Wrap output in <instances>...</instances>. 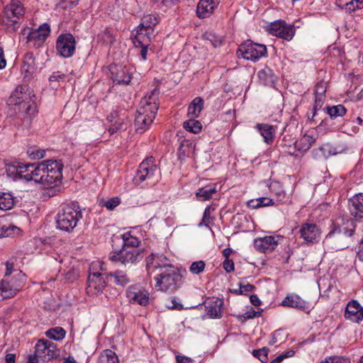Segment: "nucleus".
<instances>
[{
    "label": "nucleus",
    "mask_w": 363,
    "mask_h": 363,
    "mask_svg": "<svg viewBox=\"0 0 363 363\" xmlns=\"http://www.w3.org/2000/svg\"><path fill=\"white\" fill-rule=\"evenodd\" d=\"M250 301L251 303L255 306H258L260 305L261 301L256 295H251L250 297Z\"/></svg>",
    "instance_id": "obj_63"
},
{
    "label": "nucleus",
    "mask_w": 363,
    "mask_h": 363,
    "mask_svg": "<svg viewBox=\"0 0 363 363\" xmlns=\"http://www.w3.org/2000/svg\"><path fill=\"white\" fill-rule=\"evenodd\" d=\"M24 13V9L18 1H12L4 8V22L6 24H16L18 23Z\"/></svg>",
    "instance_id": "obj_14"
},
{
    "label": "nucleus",
    "mask_w": 363,
    "mask_h": 363,
    "mask_svg": "<svg viewBox=\"0 0 363 363\" xmlns=\"http://www.w3.org/2000/svg\"><path fill=\"white\" fill-rule=\"evenodd\" d=\"M219 2L220 0H200L196 8L197 16L203 18L210 16Z\"/></svg>",
    "instance_id": "obj_22"
},
{
    "label": "nucleus",
    "mask_w": 363,
    "mask_h": 363,
    "mask_svg": "<svg viewBox=\"0 0 363 363\" xmlns=\"http://www.w3.org/2000/svg\"><path fill=\"white\" fill-rule=\"evenodd\" d=\"M177 363H193L191 359L182 355L177 356Z\"/></svg>",
    "instance_id": "obj_62"
},
{
    "label": "nucleus",
    "mask_w": 363,
    "mask_h": 363,
    "mask_svg": "<svg viewBox=\"0 0 363 363\" xmlns=\"http://www.w3.org/2000/svg\"><path fill=\"white\" fill-rule=\"evenodd\" d=\"M183 127L186 130L194 134L200 133L202 129L201 122L191 118L189 121L184 122Z\"/></svg>",
    "instance_id": "obj_39"
},
{
    "label": "nucleus",
    "mask_w": 363,
    "mask_h": 363,
    "mask_svg": "<svg viewBox=\"0 0 363 363\" xmlns=\"http://www.w3.org/2000/svg\"><path fill=\"white\" fill-rule=\"evenodd\" d=\"M256 127L259 133L264 138V141L267 144H271L273 142L275 135L274 127L272 125L265 123H259Z\"/></svg>",
    "instance_id": "obj_26"
},
{
    "label": "nucleus",
    "mask_w": 363,
    "mask_h": 363,
    "mask_svg": "<svg viewBox=\"0 0 363 363\" xmlns=\"http://www.w3.org/2000/svg\"><path fill=\"white\" fill-rule=\"evenodd\" d=\"M216 192L214 185H208L202 187L196 192V197L200 201H207L210 199L213 194Z\"/></svg>",
    "instance_id": "obj_35"
},
{
    "label": "nucleus",
    "mask_w": 363,
    "mask_h": 363,
    "mask_svg": "<svg viewBox=\"0 0 363 363\" xmlns=\"http://www.w3.org/2000/svg\"><path fill=\"white\" fill-rule=\"evenodd\" d=\"M35 354L43 362H48L57 356L56 346L47 340H39L35 345Z\"/></svg>",
    "instance_id": "obj_11"
},
{
    "label": "nucleus",
    "mask_w": 363,
    "mask_h": 363,
    "mask_svg": "<svg viewBox=\"0 0 363 363\" xmlns=\"http://www.w3.org/2000/svg\"><path fill=\"white\" fill-rule=\"evenodd\" d=\"M5 265H6V272H5L4 279H6V278L9 279V278H11L10 275L11 274V273L13 271L14 265H13V263L10 262H6Z\"/></svg>",
    "instance_id": "obj_56"
},
{
    "label": "nucleus",
    "mask_w": 363,
    "mask_h": 363,
    "mask_svg": "<svg viewBox=\"0 0 363 363\" xmlns=\"http://www.w3.org/2000/svg\"><path fill=\"white\" fill-rule=\"evenodd\" d=\"M206 264L202 260L194 262L189 267V271L194 274H199L204 270Z\"/></svg>",
    "instance_id": "obj_45"
},
{
    "label": "nucleus",
    "mask_w": 363,
    "mask_h": 363,
    "mask_svg": "<svg viewBox=\"0 0 363 363\" xmlns=\"http://www.w3.org/2000/svg\"><path fill=\"white\" fill-rule=\"evenodd\" d=\"M158 94L155 89L140 100L134 122L136 132L143 133L153 122L159 108Z\"/></svg>",
    "instance_id": "obj_2"
},
{
    "label": "nucleus",
    "mask_w": 363,
    "mask_h": 363,
    "mask_svg": "<svg viewBox=\"0 0 363 363\" xmlns=\"http://www.w3.org/2000/svg\"><path fill=\"white\" fill-rule=\"evenodd\" d=\"M34 164L21 163L18 179H24L27 181H34L33 174L35 172Z\"/></svg>",
    "instance_id": "obj_33"
},
{
    "label": "nucleus",
    "mask_w": 363,
    "mask_h": 363,
    "mask_svg": "<svg viewBox=\"0 0 363 363\" xmlns=\"http://www.w3.org/2000/svg\"><path fill=\"white\" fill-rule=\"evenodd\" d=\"M347 9L354 11L363 8V0H352L346 4Z\"/></svg>",
    "instance_id": "obj_50"
},
{
    "label": "nucleus",
    "mask_w": 363,
    "mask_h": 363,
    "mask_svg": "<svg viewBox=\"0 0 363 363\" xmlns=\"http://www.w3.org/2000/svg\"><path fill=\"white\" fill-rule=\"evenodd\" d=\"M14 205L13 197L7 193H0V209L7 211Z\"/></svg>",
    "instance_id": "obj_38"
},
{
    "label": "nucleus",
    "mask_w": 363,
    "mask_h": 363,
    "mask_svg": "<svg viewBox=\"0 0 363 363\" xmlns=\"http://www.w3.org/2000/svg\"><path fill=\"white\" fill-rule=\"evenodd\" d=\"M267 29L274 35L278 36L286 40H290L294 35V28L292 26H288L283 21H277L271 23Z\"/></svg>",
    "instance_id": "obj_13"
},
{
    "label": "nucleus",
    "mask_w": 363,
    "mask_h": 363,
    "mask_svg": "<svg viewBox=\"0 0 363 363\" xmlns=\"http://www.w3.org/2000/svg\"><path fill=\"white\" fill-rule=\"evenodd\" d=\"M344 316L347 320L359 323L363 320V307L357 301L351 300L347 304Z\"/></svg>",
    "instance_id": "obj_19"
},
{
    "label": "nucleus",
    "mask_w": 363,
    "mask_h": 363,
    "mask_svg": "<svg viewBox=\"0 0 363 363\" xmlns=\"http://www.w3.org/2000/svg\"><path fill=\"white\" fill-rule=\"evenodd\" d=\"M50 32V26L45 23L41 25L38 29L25 28L22 30L21 33L23 36L26 37L28 41H33L35 44L40 45L45 40Z\"/></svg>",
    "instance_id": "obj_12"
},
{
    "label": "nucleus",
    "mask_w": 363,
    "mask_h": 363,
    "mask_svg": "<svg viewBox=\"0 0 363 363\" xmlns=\"http://www.w3.org/2000/svg\"><path fill=\"white\" fill-rule=\"evenodd\" d=\"M20 233L21 229L17 226L5 220H0V238L18 235Z\"/></svg>",
    "instance_id": "obj_29"
},
{
    "label": "nucleus",
    "mask_w": 363,
    "mask_h": 363,
    "mask_svg": "<svg viewBox=\"0 0 363 363\" xmlns=\"http://www.w3.org/2000/svg\"><path fill=\"white\" fill-rule=\"evenodd\" d=\"M324 96H319L315 94L314 109H317L318 107L320 108L323 104Z\"/></svg>",
    "instance_id": "obj_61"
},
{
    "label": "nucleus",
    "mask_w": 363,
    "mask_h": 363,
    "mask_svg": "<svg viewBox=\"0 0 363 363\" xmlns=\"http://www.w3.org/2000/svg\"><path fill=\"white\" fill-rule=\"evenodd\" d=\"M34 97V94L28 86H18L9 98L8 104L16 112L32 115L36 109Z\"/></svg>",
    "instance_id": "obj_4"
},
{
    "label": "nucleus",
    "mask_w": 363,
    "mask_h": 363,
    "mask_svg": "<svg viewBox=\"0 0 363 363\" xmlns=\"http://www.w3.org/2000/svg\"><path fill=\"white\" fill-rule=\"evenodd\" d=\"M108 276L110 277L111 281H113L118 286H123L130 281V277L127 273L121 270H117L113 273H110Z\"/></svg>",
    "instance_id": "obj_32"
},
{
    "label": "nucleus",
    "mask_w": 363,
    "mask_h": 363,
    "mask_svg": "<svg viewBox=\"0 0 363 363\" xmlns=\"http://www.w3.org/2000/svg\"><path fill=\"white\" fill-rule=\"evenodd\" d=\"M159 174L160 172L154 164V158L150 157L140 163L133 182L136 184H140L146 181L147 185L154 186L159 182Z\"/></svg>",
    "instance_id": "obj_5"
},
{
    "label": "nucleus",
    "mask_w": 363,
    "mask_h": 363,
    "mask_svg": "<svg viewBox=\"0 0 363 363\" xmlns=\"http://www.w3.org/2000/svg\"><path fill=\"white\" fill-rule=\"evenodd\" d=\"M347 150V147L345 145H338L335 147H331L328 150V155H336L344 152Z\"/></svg>",
    "instance_id": "obj_48"
},
{
    "label": "nucleus",
    "mask_w": 363,
    "mask_h": 363,
    "mask_svg": "<svg viewBox=\"0 0 363 363\" xmlns=\"http://www.w3.org/2000/svg\"><path fill=\"white\" fill-rule=\"evenodd\" d=\"M223 304V301L219 298L208 301L206 303L207 314L213 318H220Z\"/></svg>",
    "instance_id": "obj_25"
},
{
    "label": "nucleus",
    "mask_w": 363,
    "mask_h": 363,
    "mask_svg": "<svg viewBox=\"0 0 363 363\" xmlns=\"http://www.w3.org/2000/svg\"><path fill=\"white\" fill-rule=\"evenodd\" d=\"M195 145L189 140H183L181 142L179 150L178 157L181 160H185L186 157H191L194 154Z\"/></svg>",
    "instance_id": "obj_30"
},
{
    "label": "nucleus",
    "mask_w": 363,
    "mask_h": 363,
    "mask_svg": "<svg viewBox=\"0 0 363 363\" xmlns=\"http://www.w3.org/2000/svg\"><path fill=\"white\" fill-rule=\"evenodd\" d=\"M223 266L224 269L228 273H230V272L234 271V262L231 259H225L223 263Z\"/></svg>",
    "instance_id": "obj_55"
},
{
    "label": "nucleus",
    "mask_w": 363,
    "mask_h": 363,
    "mask_svg": "<svg viewBox=\"0 0 363 363\" xmlns=\"http://www.w3.org/2000/svg\"><path fill=\"white\" fill-rule=\"evenodd\" d=\"M270 190L272 192H274L275 195L277 196L278 200L280 201H285L286 196V193L283 190L282 186L279 182H272L269 185Z\"/></svg>",
    "instance_id": "obj_42"
},
{
    "label": "nucleus",
    "mask_w": 363,
    "mask_h": 363,
    "mask_svg": "<svg viewBox=\"0 0 363 363\" xmlns=\"http://www.w3.org/2000/svg\"><path fill=\"white\" fill-rule=\"evenodd\" d=\"M0 284L4 291H9L11 294V297L14 296L21 289V285L18 283L17 280L13 278L3 279Z\"/></svg>",
    "instance_id": "obj_31"
},
{
    "label": "nucleus",
    "mask_w": 363,
    "mask_h": 363,
    "mask_svg": "<svg viewBox=\"0 0 363 363\" xmlns=\"http://www.w3.org/2000/svg\"><path fill=\"white\" fill-rule=\"evenodd\" d=\"M158 23L157 18L152 15H147L144 16L143 19V22L138 26V33L135 35L134 43L136 46L141 44V38L144 35L143 30H145L146 33L152 30L154 26H155Z\"/></svg>",
    "instance_id": "obj_20"
},
{
    "label": "nucleus",
    "mask_w": 363,
    "mask_h": 363,
    "mask_svg": "<svg viewBox=\"0 0 363 363\" xmlns=\"http://www.w3.org/2000/svg\"><path fill=\"white\" fill-rule=\"evenodd\" d=\"M98 363H119V360L113 351L105 350L101 353Z\"/></svg>",
    "instance_id": "obj_36"
},
{
    "label": "nucleus",
    "mask_w": 363,
    "mask_h": 363,
    "mask_svg": "<svg viewBox=\"0 0 363 363\" xmlns=\"http://www.w3.org/2000/svg\"><path fill=\"white\" fill-rule=\"evenodd\" d=\"M258 201H259V208L273 206L274 203L272 199L267 197L258 198Z\"/></svg>",
    "instance_id": "obj_54"
},
{
    "label": "nucleus",
    "mask_w": 363,
    "mask_h": 363,
    "mask_svg": "<svg viewBox=\"0 0 363 363\" xmlns=\"http://www.w3.org/2000/svg\"><path fill=\"white\" fill-rule=\"evenodd\" d=\"M106 286V282L101 273L90 274L87 280L86 293L90 296H96L102 292Z\"/></svg>",
    "instance_id": "obj_17"
},
{
    "label": "nucleus",
    "mask_w": 363,
    "mask_h": 363,
    "mask_svg": "<svg viewBox=\"0 0 363 363\" xmlns=\"http://www.w3.org/2000/svg\"><path fill=\"white\" fill-rule=\"evenodd\" d=\"M65 77V74H61L60 72H55L52 73L49 79L51 82H54L60 81V79H63Z\"/></svg>",
    "instance_id": "obj_57"
},
{
    "label": "nucleus",
    "mask_w": 363,
    "mask_h": 363,
    "mask_svg": "<svg viewBox=\"0 0 363 363\" xmlns=\"http://www.w3.org/2000/svg\"><path fill=\"white\" fill-rule=\"evenodd\" d=\"M146 268L148 274H155V287L161 291H172L182 284V276L177 268L167 263L163 255L151 254L146 258Z\"/></svg>",
    "instance_id": "obj_1"
},
{
    "label": "nucleus",
    "mask_w": 363,
    "mask_h": 363,
    "mask_svg": "<svg viewBox=\"0 0 363 363\" xmlns=\"http://www.w3.org/2000/svg\"><path fill=\"white\" fill-rule=\"evenodd\" d=\"M211 221V208L206 207L204 210L203 218L201 222L200 223L199 225H204L206 226H208V225Z\"/></svg>",
    "instance_id": "obj_51"
},
{
    "label": "nucleus",
    "mask_w": 363,
    "mask_h": 363,
    "mask_svg": "<svg viewBox=\"0 0 363 363\" xmlns=\"http://www.w3.org/2000/svg\"><path fill=\"white\" fill-rule=\"evenodd\" d=\"M20 162H13L6 164V170L7 175L13 179H17L19 177V169L21 166Z\"/></svg>",
    "instance_id": "obj_41"
},
{
    "label": "nucleus",
    "mask_w": 363,
    "mask_h": 363,
    "mask_svg": "<svg viewBox=\"0 0 363 363\" xmlns=\"http://www.w3.org/2000/svg\"><path fill=\"white\" fill-rule=\"evenodd\" d=\"M334 225L335 229L327 235V238L340 240L341 243L337 247L344 249L347 247V240L354 233L353 223L348 219L345 222L344 219L338 218L335 220Z\"/></svg>",
    "instance_id": "obj_7"
},
{
    "label": "nucleus",
    "mask_w": 363,
    "mask_h": 363,
    "mask_svg": "<svg viewBox=\"0 0 363 363\" xmlns=\"http://www.w3.org/2000/svg\"><path fill=\"white\" fill-rule=\"evenodd\" d=\"M5 360L6 363H15L16 355L14 354H7Z\"/></svg>",
    "instance_id": "obj_64"
},
{
    "label": "nucleus",
    "mask_w": 363,
    "mask_h": 363,
    "mask_svg": "<svg viewBox=\"0 0 363 363\" xmlns=\"http://www.w3.org/2000/svg\"><path fill=\"white\" fill-rule=\"evenodd\" d=\"M255 286L250 284H240V289L235 290V293L238 294H247L254 290Z\"/></svg>",
    "instance_id": "obj_49"
},
{
    "label": "nucleus",
    "mask_w": 363,
    "mask_h": 363,
    "mask_svg": "<svg viewBox=\"0 0 363 363\" xmlns=\"http://www.w3.org/2000/svg\"><path fill=\"white\" fill-rule=\"evenodd\" d=\"M110 121L111 125L108 129L110 134L127 129L129 121L125 112L113 111L111 113Z\"/></svg>",
    "instance_id": "obj_18"
},
{
    "label": "nucleus",
    "mask_w": 363,
    "mask_h": 363,
    "mask_svg": "<svg viewBox=\"0 0 363 363\" xmlns=\"http://www.w3.org/2000/svg\"><path fill=\"white\" fill-rule=\"evenodd\" d=\"M132 74L133 72L128 67H120L116 72L114 81L119 84H128L131 81Z\"/></svg>",
    "instance_id": "obj_27"
},
{
    "label": "nucleus",
    "mask_w": 363,
    "mask_h": 363,
    "mask_svg": "<svg viewBox=\"0 0 363 363\" xmlns=\"http://www.w3.org/2000/svg\"><path fill=\"white\" fill-rule=\"evenodd\" d=\"M124 247L136 248L140 243L139 239L132 232H125L122 235Z\"/></svg>",
    "instance_id": "obj_37"
},
{
    "label": "nucleus",
    "mask_w": 363,
    "mask_h": 363,
    "mask_svg": "<svg viewBox=\"0 0 363 363\" xmlns=\"http://www.w3.org/2000/svg\"><path fill=\"white\" fill-rule=\"evenodd\" d=\"M75 39L70 33L61 34L56 42V50L63 57H70L75 51Z\"/></svg>",
    "instance_id": "obj_10"
},
{
    "label": "nucleus",
    "mask_w": 363,
    "mask_h": 363,
    "mask_svg": "<svg viewBox=\"0 0 363 363\" xmlns=\"http://www.w3.org/2000/svg\"><path fill=\"white\" fill-rule=\"evenodd\" d=\"M63 167L60 160H48L38 164L33 175L34 182L46 188L57 186L62 179Z\"/></svg>",
    "instance_id": "obj_3"
},
{
    "label": "nucleus",
    "mask_w": 363,
    "mask_h": 363,
    "mask_svg": "<svg viewBox=\"0 0 363 363\" xmlns=\"http://www.w3.org/2000/svg\"><path fill=\"white\" fill-rule=\"evenodd\" d=\"M82 217V215L79 208L66 206L57 214V228L61 230L71 232L77 226Z\"/></svg>",
    "instance_id": "obj_6"
},
{
    "label": "nucleus",
    "mask_w": 363,
    "mask_h": 363,
    "mask_svg": "<svg viewBox=\"0 0 363 363\" xmlns=\"http://www.w3.org/2000/svg\"><path fill=\"white\" fill-rule=\"evenodd\" d=\"M301 237L306 242H315L320 238V231L314 223H303L300 230Z\"/></svg>",
    "instance_id": "obj_21"
},
{
    "label": "nucleus",
    "mask_w": 363,
    "mask_h": 363,
    "mask_svg": "<svg viewBox=\"0 0 363 363\" xmlns=\"http://www.w3.org/2000/svg\"><path fill=\"white\" fill-rule=\"evenodd\" d=\"M345 113L346 108L342 105H337L328 108V113L331 118L342 116L345 114Z\"/></svg>",
    "instance_id": "obj_44"
},
{
    "label": "nucleus",
    "mask_w": 363,
    "mask_h": 363,
    "mask_svg": "<svg viewBox=\"0 0 363 363\" xmlns=\"http://www.w3.org/2000/svg\"><path fill=\"white\" fill-rule=\"evenodd\" d=\"M29 155L33 159H41L45 157V152L43 150H32L28 152Z\"/></svg>",
    "instance_id": "obj_53"
},
{
    "label": "nucleus",
    "mask_w": 363,
    "mask_h": 363,
    "mask_svg": "<svg viewBox=\"0 0 363 363\" xmlns=\"http://www.w3.org/2000/svg\"><path fill=\"white\" fill-rule=\"evenodd\" d=\"M268 351L269 349L264 347L259 350H253L252 354L262 362L264 363L268 360Z\"/></svg>",
    "instance_id": "obj_46"
},
{
    "label": "nucleus",
    "mask_w": 363,
    "mask_h": 363,
    "mask_svg": "<svg viewBox=\"0 0 363 363\" xmlns=\"http://www.w3.org/2000/svg\"><path fill=\"white\" fill-rule=\"evenodd\" d=\"M203 108V100L201 97H196L190 103L187 115L189 118H198Z\"/></svg>",
    "instance_id": "obj_28"
},
{
    "label": "nucleus",
    "mask_w": 363,
    "mask_h": 363,
    "mask_svg": "<svg viewBox=\"0 0 363 363\" xmlns=\"http://www.w3.org/2000/svg\"><path fill=\"white\" fill-rule=\"evenodd\" d=\"M351 214L358 218H363V194L354 195L349 201Z\"/></svg>",
    "instance_id": "obj_23"
},
{
    "label": "nucleus",
    "mask_w": 363,
    "mask_h": 363,
    "mask_svg": "<svg viewBox=\"0 0 363 363\" xmlns=\"http://www.w3.org/2000/svg\"><path fill=\"white\" fill-rule=\"evenodd\" d=\"M6 61L4 58V52L2 48L0 47V69L6 67Z\"/></svg>",
    "instance_id": "obj_60"
},
{
    "label": "nucleus",
    "mask_w": 363,
    "mask_h": 363,
    "mask_svg": "<svg viewBox=\"0 0 363 363\" xmlns=\"http://www.w3.org/2000/svg\"><path fill=\"white\" fill-rule=\"evenodd\" d=\"M65 330L61 327H55L50 328L45 333V335L48 338L55 340H62L65 337Z\"/></svg>",
    "instance_id": "obj_40"
},
{
    "label": "nucleus",
    "mask_w": 363,
    "mask_h": 363,
    "mask_svg": "<svg viewBox=\"0 0 363 363\" xmlns=\"http://www.w3.org/2000/svg\"><path fill=\"white\" fill-rule=\"evenodd\" d=\"M280 239L281 237L279 235L257 238L254 240V245L255 249L262 253H271L277 247Z\"/></svg>",
    "instance_id": "obj_16"
},
{
    "label": "nucleus",
    "mask_w": 363,
    "mask_h": 363,
    "mask_svg": "<svg viewBox=\"0 0 363 363\" xmlns=\"http://www.w3.org/2000/svg\"><path fill=\"white\" fill-rule=\"evenodd\" d=\"M281 305L284 306L291 307L302 311L308 309V303L302 299L299 296L296 294L287 296L282 301Z\"/></svg>",
    "instance_id": "obj_24"
},
{
    "label": "nucleus",
    "mask_w": 363,
    "mask_h": 363,
    "mask_svg": "<svg viewBox=\"0 0 363 363\" xmlns=\"http://www.w3.org/2000/svg\"><path fill=\"white\" fill-rule=\"evenodd\" d=\"M129 301L133 304L147 306L150 302V293L137 286L132 285L126 291Z\"/></svg>",
    "instance_id": "obj_15"
},
{
    "label": "nucleus",
    "mask_w": 363,
    "mask_h": 363,
    "mask_svg": "<svg viewBox=\"0 0 363 363\" xmlns=\"http://www.w3.org/2000/svg\"><path fill=\"white\" fill-rule=\"evenodd\" d=\"M142 258V255L137 248H128L123 247L118 252H111L109 259L112 262H119L123 264L135 263Z\"/></svg>",
    "instance_id": "obj_9"
},
{
    "label": "nucleus",
    "mask_w": 363,
    "mask_h": 363,
    "mask_svg": "<svg viewBox=\"0 0 363 363\" xmlns=\"http://www.w3.org/2000/svg\"><path fill=\"white\" fill-rule=\"evenodd\" d=\"M326 83L324 82H318L315 86V94L319 96H324L325 91H326Z\"/></svg>",
    "instance_id": "obj_52"
},
{
    "label": "nucleus",
    "mask_w": 363,
    "mask_h": 363,
    "mask_svg": "<svg viewBox=\"0 0 363 363\" xmlns=\"http://www.w3.org/2000/svg\"><path fill=\"white\" fill-rule=\"evenodd\" d=\"M206 38L207 40L210 41L214 48L219 47L222 44V38L215 35L214 33H206Z\"/></svg>",
    "instance_id": "obj_47"
},
{
    "label": "nucleus",
    "mask_w": 363,
    "mask_h": 363,
    "mask_svg": "<svg viewBox=\"0 0 363 363\" xmlns=\"http://www.w3.org/2000/svg\"><path fill=\"white\" fill-rule=\"evenodd\" d=\"M331 363H351L349 358L343 357H331Z\"/></svg>",
    "instance_id": "obj_58"
},
{
    "label": "nucleus",
    "mask_w": 363,
    "mask_h": 363,
    "mask_svg": "<svg viewBox=\"0 0 363 363\" xmlns=\"http://www.w3.org/2000/svg\"><path fill=\"white\" fill-rule=\"evenodd\" d=\"M259 201H258V199H251L247 201V206L252 209H256L259 208Z\"/></svg>",
    "instance_id": "obj_59"
},
{
    "label": "nucleus",
    "mask_w": 363,
    "mask_h": 363,
    "mask_svg": "<svg viewBox=\"0 0 363 363\" xmlns=\"http://www.w3.org/2000/svg\"><path fill=\"white\" fill-rule=\"evenodd\" d=\"M315 138L313 136L308 134H305L295 143V146L298 150L305 152L310 149L311 145L315 143Z\"/></svg>",
    "instance_id": "obj_34"
},
{
    "label": "nucleus",
    "mask_w": 363,
    "mask_h": 363,
    "mask_svg": "<svg viewBox=\"0 0 363 363\" xmlns=\"http://www.w3.org/2000/svg\"><path fill=\"white\" fill-rule=\"evenodd\" d=\"M121 203V199L118 196L112 197L108 200L100 202V205L106 207L109 211H113Z\"/></svg>",
    "instance_id": "obj_43"
},
{
    "label": "nucleus",
    "mask_w": 363,
    "mask_h": 363,
    "mask_svg": "<svg viewBox=\"0 0 363 363\" xmlns=\"http://www.w3.org/2000/svg\"><path fill=\"white\" fill-rule=\"evenodd\" d=\"M267 52V48L264 45L247 40L240 45L237 55L238 57H242L247 60L256 61L265 56Z\"/></svg>",
    "instance_id": "obj_8"
}]
</instances>
